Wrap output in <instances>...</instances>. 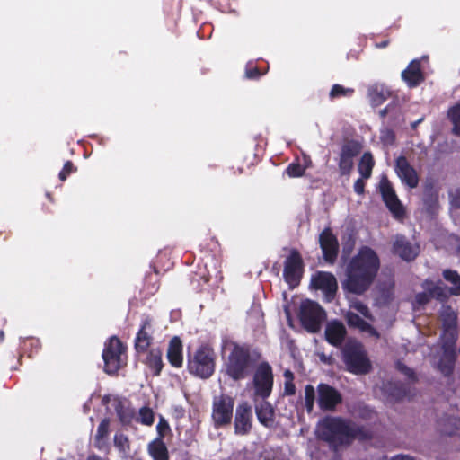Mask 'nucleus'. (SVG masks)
I'll use <instances>...</instances> for the list:
<instances>
[{
    "label": "nucleus",
    "mask_w": 460,
    "mask_h": 460,
    "mask_svg": "<svg viewBox=\"0 0 460 460\" xmlns=\"http://www.w3.org/2000/svg\"><path fill=\"white\" fill-rule=\"evenodd\" d=\"M379 266L376 253L369 247H362L347 266L342 288L353 294L364 293L376 278Z\"/></svg>",
    "instance_id": "f257e3e1"
},
{
    "label": "nucleus",
    "mask_w": 460,
    "mask_h": 460,
    "mask_svg": "<svg viewBox=\"0 0 460 460\" xmlns=\"http://www.w3.org/2000/svg\"><path fill=\"white\" fill-rule=\"evenodd\" d=\"M316 437L337 447L349 444L352 438L366 439L369 432L353 422L341 418L326 417L321 420L315 429Z\"/></svg>",
    "instance_id": "f03ea898"
},
{
    "label": "nucleus",
    "mask_w": 460,
    "mask_h": 460,
    "mask_svg": "<svg viewBox=\"0 0 460 460\" xmlns=\"http://www.w3.org/2000/svg\"><path fill=\"white\" fill-rule=\"evenodd\" d=\"M253 368L247 348L234 344L230 351L226 362V372L234 380L246 378Z\"/></svg>",
    "instance_id": "7ed1b4c3"
},
{
    "label": "nucleus",
    "mask_w": 460,
    "mask_h": 460,
    "mask_svg": "<svg viewBox=\"0 0 460 460\" xmlns=\"http://www.w3.org/2000/svg\"><path fill=\"white\" fill-rule=\"evenodd\" d=\"M342 358L348 370L354 374H366L370 369V361L363 346L355 341H348L342 349Z\"/></svg>",
    "instance_id": "20e7f679"
},
{
    "label": "nucleus",
    "mask_w": 460,
    "mask_h": 460,
    "mask_svg": "<svg viewBox=\"0 0 460 460\" xmlns=\"http://www.w3.org/2000/svg\"><path fill=\"white\" fill-rule=\"evenodd\" d=\"M443 277L453 285L451 288H447L440 280L434 282L430 279H426L422 283V288L441 302L450 296H460V275L455 270H446L443 271Z\"/></svg>",
    "instance_id": "39448f33"
},
{
    "label": "nucleus",
    "mask_w": 460,
    "mask_h": 460,
    "mask_svg": "<svg viewBox=\"0 0 460 460\" xmlns=\"http://www.w3.org/2000/svg\"><path fill=\"white\" fill-rule=\"evenodd\" d=\"M190 372L200 378H208L215 371L214 351L207 347H200L188 362Z\"/></svg>",
    "instance_id": "423d86ee"
},
{
    "label": "nucleus",
    "mask_w": 460,
    "mask_h": 460,
    "mask_svg": "<svg viewBox=\"0 0 460 460\" xmlns=\"http://www.w3.org/2000/svg\"><path fill=\"white\" fill-rule=\"evenodd\" d=\"M326 317L325 311L314 301L305 299L300 305L299 318L303 327L309 332H317Z\"/></svg>",
    "instance_id": "0eeeda50"
},
{
    "label": "nucleus",
    "mask_w": 460,
    "mask_h": 460,
    "mask_svg": "<svg viewBox=\"0 0 460 460\" xmlns=\"http://www.w3.org/2000/svg\"><path fill=\"white\" fill-rule=\"evenodd\" d=\"M125 349L121 341L116 337H111L107 343L102 352L104 361V370L108 374L116 373L124 364L123 354Z\"/></svg>",
    "instance_id": "6e6552de"
},
{
    "label": "nucleus",
    "mask_w": 460,
    "mask_h": 460,
    "mask_svg": "<svg viewBox=\"0 0 460 460\" xmlns=\"http://www.w3.org/2000/svg\"><path fill=\"white\" fill-rule=\"evenodd\" d=\"M252 384L256 398L264 400L270 395L273 387V373L269 363L261 362L258 365L254 371Z\"/></svg>",
    "instance_id": "1a4fd4ad"
},
{
    "label": "nucleus",
    "mask_w": 460,
    "mask_h": 460,
    "mask_svg": "<svg viewBox=\"0 0 460 460\" xmlns=\"http://www.w3.org/2000/svg\"><path fill=\"white\" fill-rule=\"evenodd\" d=\"M234 399L228 395H219L213 400L212 419L216 427L231 422L233 417Z\"/></svg>",
    "instance_id": "9d476101"
},
{
    "label": "nucleus",
    "mask_w": 460,
    "mask_h": 460,
    "mask_svg": "<svg viewBox=\"0 0 460 460\" xmlns=\"http://www.w3.org/2000/svg\"><path fill=\"white\" fill-rule=\"evenodd\" d=\"M303 273V261L299 253L293 251L285 261L284 278L291 288H296Z\"/></svg>",
    "instance_id": "9b49d317"
},
{
    "label": "nucleus",
    "mask_w": 460,
    "mask_h": 460,
    "mask_svg": "<svg viewBox=\"0 0 460 460\" xmlns=\"http://www.w3.org/2000/svg\"><path fill=\"white\" fill-rule=\"evenodd\" d=\"M380 192L388 209L397 218L403 216L404 210L402 205L398 199L390 181L385 176H383L379 183Z\"/></svg>",
    "instance_id": "f8f14e48"
},
{
    "label": "nucleus",
    "mask_w": 460,
    "mask_h": 460,
    "mask_svg": "<svg viewBox=\"0 0 460 460\" xmlns=\"http://www.w3.org/2000/svg\"><path fill=\"white\" fill-rule=\"evenodd\" d=\"M311 285L323 292L327 302H331L333 299L337 290V281L332 273L322 271L313 275Z\"/></svg>",
    "instance_id": "ddd939ff"
},
{
    "label": "nucleus",
    "mask_w": 460,
    "mask_h": 460,
    "mask_svg": "<svg viewBox=\"0 0 460 460\" xmlns=\"http://www.w3.org/2000/svg\"><path fill=\"white\" fill-rule=\"evenodd\" d=\"M440 318L443 325L442 337L447 340V343L454 344L457 337L456 312L450 306L442 305Z\"/></svg>",
    "instance_id": "4468645a"
},
{
    "label": "nucleus",
    "mask_w": 460,
    "mask_h": 460,
    "mask_svg": "<svg viewBox=\"0 0 460 460\" xmlns=\"http://www.w3.org/2000/svg\"><path fill=\"white\" fill-rule=\"evenodd\" d=\"M395 172L402 182L413 189L419 183L418 174L415 169L409 164L404 156H399L395 161Z\"/></svg>",
    "instance_id": "2eb2a0df"
},
{
    "label": "nucleus",
    "mask_w": 460,
    "mask_h": 460,
    "mask_svg": "<svg viewBox=\"0 0 460 460\" xmlns=\"http://www.w3.org/2000/svg\"><path fill=\"white\" fill-rule=\"evenodd\" d=\"M341 402L340 393L329 385H318V404L322 410H333Z\"/></svg>",
    "instance_id": "dca6fc26"
},
{
    "label": "nucleus",
    "mask_w": 460,
    "mask_h": 460,
    "mask_svg": "<svg viewBox=\"0 0 460 460\" xmlns=\"http://www.w3.org/2000/svg\"><path fill=\"white\" fill-rule=\"evenodd\" d=\"M252 412L247 402L239 404L235 411L234 430L238 435L247 434L252 428Z\"/></svg>",
    "instance_id": "f3484780"
},
{
    "label": "nucleus",
    "mask_w": 460,
    "mask_h": 460,
    "mask_svg": "<svg viewBox=\"0 0 460 460\" xmlns=\"http://www.w3.org/2000/svg\"><path fill=\"white\" fill-rule=\"evenodd\" d=\"M153 333V320L150 316H144L137 337L135 339V348L137 352H144L151 344Z\"/></svg>",
    "instance_id": "a211bd4d"
},
{
    "label": "nucleus",
    "mask_w": 460,
    "mask_h": 460,
    "mask_svg": "<svg viewBox=\"0 0 460 460\" xmlns=\"http://www.w3.org/2000/svg\"><path fill=\"white\" fill-rule=\"evenodd\" d=\"M320 246L322 248L325 261L332 263L338 252V241L330 229H325L319 236Z\"/></svg>",
    "instance_id": "6ab92c4d"
},
{
    "label": "nucleus",
    "mask_w": 460,
    "mask_h": 460,
    "mask_svg": "<svg viewBox=\"0 0 460 460\" xmlns=\"http://www.w3.org/2000/svg\"><path fill=\"white\" fill-rule=\"evenodd\" d=\"M394 252L404 261H411L416 258L420 252L419 246L411 243L404 236L395 237L393 245Z\"/></svg>",
    "instance_id": "aec40b11"
},
{
    "label": "nucleus",
    "mask_w": 460,
    "mask_h": 460,
    "mask_svg": "<svg viewBox=\"0 0 460 460\" xmlns=\"http://www.w3.org/2000/svg\"><path fill=\"white\" fill-rule=\"evenodd\" d=\"M324 333L326 341L330 344L338 347L343 342L347 332L341 322L332 320L327 323Z\"/></svg>",
    "instance_id": "412c9836"
},
{
    "label": "nucleus",
    "mask_w": 460,
    "mask_h": 460,
    "mask_svg": "<svg viewBox=\"0 0 460 460\" xmlns=\"http://www.w3.org/2000/svg\"><path fill=\"white\" fill-rule=\"evenodd\" d=\"M402 79L410 87H414L423 81V75L420 70V63L419 60H412L406 69L402 73Z\"/></svg>",
    "instance_id": "4be33fe9"
},
{
    "label": "nucleus",
    "mask_w": 460,
    "mask_h": 460,
    "mask_svg": "<svg viewBox=\"0 0 460 460\" xmlns=\"http://www.w3.org/2000/svg\"><path fill=\"white\" fill-rule=\"evenodd\" d=\"M346 321L349 327L356 328L362 332H366L375 338H379L377 331L367 322L362 319L358 314L353 312H348L346 314Z\"/></svg>",
    "instance_id": "5701e85b"
},
{
    "label": "nucleus",
    "mask_w": 460,
    "mask_h": 460,
    "mask_svg": "<svg viewBox=\"0 0 460 460\" xmlns=\"http://www.w3.org/2000/svg\"><path fill=\"white\" fill-rule=\"evenodd\" d=\"M167 358L169 362L175 367H180L183 362L182 344L178 337H173L169 344Z\"/></svg>",
    "instance_id": "b1692460"
},
{
    "label": "nucleus",
    "mask_w": 460,
    "mask_h": 460,
    "mask_svg": "<svg viewBox=\"0 0 460 460\" xmlns=\"http://www.w3.org/2000/svg\"><path fill=\"white\" fill-rule=\"evenodd\" d=\"M390 95V90L384 84H374L368 89V98L373 106L381 105Z\"/></svg>",
    "instance_id": "393cba45"
},
{
    "label": "nucleus",
    "mask_w": 460,
    "mask_h": 460,
    "mask_svg": "<svg viewBox=\"0 0 460 460\" xmlns=\"http://www.w3.org/2000/svg\"><path fill=\"white\" fill-rule=\"evenodd\" d=\"M258 420L265 427H271L274 422V411L267 402H261L255 407Z\"/></svg>",
    "instance_id": "a878e982"
},
{
    "label": "nucleus",
    "mask_w": 460,
    "mask_h": 460,
    "mask_svg": "<svg viewBox=\"0 0 460 460\" xmlns=\"http://www.w3.org/2000/svg\"><path fill=\"white\" fill-rule=\"evenodd\" d=\"M453 344L447 343V348L445 349L443 358L438 364V367L445 376H449L454 368L455 364V353L451 349Z\"/></svg>",
    "instance_id": "bb28decb"
},
{
    "label": "nucleus",
    "mask_w": 460,
    "mask_h": 460,
    "mask_svg": "<svg viewBox=\"0 0 460 460\" xmlns=\"http://www.w3.org/2000/svg\"><path fill=\"white\" fill-rule=\"evenodd\" d=\"M148 453L154 460H169L167 447L162 438H156L149 443Z\"/></svg>",
    "instance_id": "cd10ccee"
},
{
    "label": "nucleus",
    "mask_w": 460,
    "mask_h": 460,
    "mask_svg": "<svg viewBox=\"0 0 460 460\" xmlns=\"http://www.w3.org/2000/svg\"><path fill=\"white\" fill-rule=\"evenodd\" d=\"M438 429L443 434L460 436V418L447 417L444 420H439Z\"/></svg>",
    "instance_id": "c85d7f7f"
},
{
    "label": "nucleus",
    "mask_w": 460,
    "mask_h": 460,
    "mask_svg": "<svg viewBox=\"0 0 460 460\" xmlns=\"http://www.w3.org/2000/svg\"><path fill=\"white\" fill-rule=\"evenodd\" d=\"M375 165L373 155L369 152H366L360 158L358 170L363 179L370 178L372 170Z\"/></svg>",
    "instance_id": "c756f323"
},
{
    "label": "nucleus",
    "mask_w": 460,
    "mask_h": 460,
    "mask_svg": "<svg viewBox=\"0 0 460 460\" xmlns=\"http://www.w3.org/2000/svg\"><path fill=\"white\" fill-rule=\"evenodd\" d=\"M379 114L382 118L390 116V118L394 120V124L402 120V109L399 104V100H393L391 103H389L385 109L379 111Z\"/></svg>",
    "instance_id": "7c9ffc66"
},
{
    "label": "nucleus",
    "mask_w": 460,
    "mask_h": 460,
    "mask_svg": "<svg viewBox=\"0 0 460 460\" xmlns=\"http://www.w3.org/2000/svg\"><path fill=\"white\" fill-rule=\"evenodd\" d=\"M110 432V420L103 419L99 424L95 435V445L98 448H103L107 445V439Z\"/></svg>",
    "instance_id": "2f4dec72"
},
{
    "label": "nucleus",
    "mask_w": 460,
    "mask_h": 460,
    "mask_svg": "<svg viewBox=\"0 0 460 460\" xmlns=\"http://www.w3.org/2000/svg\"><path fill=\"white\" fill-rule=\"evenodd\" d=\"M386 389L388 391V396L393 401H400L406 398L410 399L411 397L410 393L407 391L406 386L402 384H390Z\"/></svg>",
    "instance_id": "473e14b6"
},
{
    "label": "nucleus",
    "mask_w": 460,
    "mask_h": 460,
    "mask_svg": "<svg viewBox=\"0 0 460 460\" xmlns=\"http://www.w3.org/2000/svg\"><path fill=\"white\" fill-rule=\"evenodd\" d=\"M146 364L158 376L163 368L162 352L160 349H151L146 357Z\"/></svg>",
    "instance_id": "72a5a7b5"
},
{
    "label": "nucleus",
    "mask_w": 460,
    "mask_h": 460,
    "mask_svg": "<svg viewBox=\"0 0 460 460\" xmlns=\"http://www.w3.org/2000/svg\"><path fill=\"white\" fill-rule=\"evenodd\" d=\"M447 118L453 124V133L460 136V102L448 109Z\"/></svg>",
    "instance_id": "f704fd0d"
},
{
    "label": "nucleus",
    "mask_w": 460,
    "mask_h": 460,
    "mask_svg": "<svg viewBox=\"0 0 460 460\" xmlns=\"http://www.w3.org/2000/svg\"><path fill=\"white\" fill-rule=\"evenodd\" d=\"M359 151V145L357 142L350 141L342 146L341 155L353 159Z\"/></svg>",
    "instance_id": "c9c22d12"
},
{
    "label": "nucleus",
    "mask_w": 460,
    "mask_h": 460,
    "mask_svg": "<svg viewBox=\"0 0 460 460\" xmlns=\"http://www.w3.org/2000/svg\"><path fill=\"white\" fill-rule=\"evenodd\" d=\"M315 400L314 387L311 385H307L305 388V405L307 412H311L314 409Z\"/></svg>",
    "instance_id": "e433bc0d"
},
{
    "label": "nucleus",
    "mask_w": 460,
    "mask_h": 460,
    "mask_svg": "<svg viewBox=\"0 0 460 460\" xmlns=\"http://www.w3.org/2000/svg\"><path fill=\"white\" fill-rule=\"evenodd\" d=\"M350 308L356 310L362 314L366 319L372 321L373 317L370 314L368 307L361 301L355 299L350 302Z\"/></svg>",
    "instance_id": "4c0bfd02"
},
{
    "label": "nucleus",
    "mask_w": 460,
    "mask_h": 460,
    "mask_svg": "<svg viewBox=\"0 0 460 460\" xmlns=\"http://www.w3.org/2000/svg\"><path fill=\"white\" fill-rule=\"evenodd\" d=\"M339 168L341 174H349L353 168V159L340 155Z\"/></svg>",
    "instance_id": "58836bf2"
},
{
    "label": "nucleus",
    "mask_w": 460,
    "mask_h": 460,
    "mask_svg": "<svg viewBox=\"0 0 460 460\" xmlns=\"http://www.w3.org/2000/svg\"><path fill=\"white\" fill-rule=\"evenodd\" d=\"M117 414L123 424L130 423L133 418V411L129 408H124L122 406H119L116 409Z\"/></svg>",
    "instance_id": "ea45409f"
},
{
    "label": "nucleus",
    "mask_w": 460,
    "mask_h": 460,
    "mask_svg": "<svg viewBox=\"0 0 460 460\" xmlns=\"http://www.w3.org/2000/svg\"><path fill=\"white\" fill-rule=\"evenodd\" d=\"M139 420L142 424L152 425L154 422V413L151 409L143 407L139 411Z\"/></svg>",
    "instance_id": "a19ab883"
},
{
    "label": "nucleus",
    "mask_w": 460,
    "mask_h": 460,
    "mask_svg": "<svg viewBox=\"0 0 460 460\" xmlns=\"http://www.w3.org/2000/svg\"><path fill=\"white\" fill-rule=\"evenodd\" d=\"M380 139L386 146L393 145L395 139L394 131L388 128H384L380 131Z\"/></svg>",
    "instance_id": "79ce46f5"
},
{
    "label": "nucleus",
    "mask_w": 460,
    "mask_h": 460,
    "mask_svg": "<svg viewBox=\"0 0 460 460\" xmlns=\"http://www.w3.org/2000/svg\"><path fill=\"white\" fill-rule=\"evenodd\" d=\"M352 92V89L345 88L340 84H334L330 92V96L332 98L346 96L348 94H350Z\"/></svg>",
    "instance_id": "37998d69"
},
{
    "label": "nucleus",
    "mask_w": 460,
    "mask_h": 460,
    "mask_svg": "<svg viewBox=\"0 0 460 460\" xmlns=\"http://www.w3.org/2000/svg\"><path fill=\"white\" fill-rule=\"evenodd\" d=\"M305 172V168H303L300 164H291L287 168V173L291 177H298L301 176Z\"/></svg>",
    "instance_id": "c03bdc74"
},
{
    "label": "nucleus",
    "mask_w": 460,
    "mask_h": 460,
    "mask_svg": "<svg viewBox=\"0 0 460 460\" xmlns=\"http://www.w3.org/2000/svg\"><path fill=\"white\" fill-rule=\"evenodd\" d=\"M424 292L422 293H419L416 295L415 296V305H423L425 304H427L429 300L430 297H435L434 296H432L428 290H426L424 288Z\"/></svg>",
    "instance_id": "a18cd8bd"
},
{
    "label": "nucleus",
    "mask_w": 460,
    "mask_h": 460,
    "mask_svg": "<svg viewBox=\"0 0 460 460\" xmlns=\"http://www.w3.org/2000/svg\"><path fill=\"white\" fill-rule=\"evenodd\" d=\"M74 171V166H73V164L71 162H66L65 164H64V167L62 169V171L59 172V179L61 181H65L67 176Z\"/></svg>",
    "instance_id": "49530a36"
},
{
    "label": "nucleus",
    "mask_w": 460,
    "mask_h": 460,
    "mask_svg": "<svg viewBox=\"0 0 460 460\" xmlns=\"http://www.w3.org/2000/svg\"><path fill=\"white\" fill-rule=\"evenodd\" d=\"M451 199V204L455 208H460V188L455 190H452L449 193Z\"/></svg>",
    "instance_id": "de8ad7c7"
},
{
    "label": "nucleus",
    "mask_w": 460,
    "mask_h": 460,
    "mask_svg": "<svg viewBox=\"0 0 460 460\" xmlns=\"http://www.w3.org/2000/svg\"><path fill=\"white\" fill-rule=\"evenodd\" d=\"M362 177L358 179L354 183V191L359 195L364 193L365 181Z\"/></svg>",
    "instance_id": "09e8293b"
},
{
    "label": "nucleus",
    "mask_w": 460,
    "mask_h": 460,
    "mask_svg": "<svg viewBox=\"0 0 460 460\" xmlns=\"http://www.w3.org/2000/svg\"><path fill=\"white\" fill-rule=\"evenodd\" d=\"M284 393L287 395H292L296 393V386L293 381L285 380Z\"/></svg>",
    "instance_id": "8fccbe9b"
},
{
    "label": "nucleus",
    "mask_w": 460,
    "mask_h": 460,
    "mask_svg": "<svg viewBox=\"0 0 460 460\" xmlns=\"http://www.w3.org/2000/svg\"><path fill=\"white\" fill-rule=\"evenodd\" d=\"M396 366H397L398 370L401 371L402 373H403L408 377L413 376V371L411 368L407 367L402 363L398 362Z\"/></svg>",
    "instance_id": "3c124183"
},
{
    "label": "nucleus",
    "mask_w": 460,
    "mask_h": 460,
    "mask_svg": "<svg viewBox=\"0 0 460 460\" xmlns=\"http://www.w3.org/2000/svg\"><path fill=\"white\" fill-rule=\"evenodd\" d=\"M125 442H127V438L122 434H116L114 436V443L117 447H123Z\"/></svg>",
    "instance_id": "603ef678"
},
{
    "label": "nucleus",
    "mask_w": 460,
    "mask_h": 460,
    "mask_svg": "<svg viewBox=\"0 0 460 460\" xmlns=\"http://www.w3.org/2000/svg\"><path fill=\"white\" fill-rule=\"evenodd\" d=\"M260 75H261V74H260L258 68H252V69L246 70L247 78L252 79V78H256Z\"/></svg>",
    "instance_id": "864d4df0"
},
{
    "label": "nucleus",
    "mask_w": 460,
    "mask_h": 460,
    "mask_svg": "<svg viewBox=\"0 0 460 460\" xmlns=\"http://www.w3.org/2000/svg\"><path fill=\"white\" fill-rule=\"evenodd\" d=\"M390 460H415L412 456L408 455H397L392 457Z\"/></svg>",
    "instance_id": "5fc2aeb1"
},
{
    "label": "nucleus",
    "mask_w": 460,
    "mask_h": 460,
    "mask_svg": "<svg viewBox=\"0 0 460 460\" xmlns=\"http://www.w3.org/2000/svg\"><path fill=\"white\" fill-rule=\"evenodd\" d=\"M169 429L168 424L165 421H164L163 420H161L157 425V429H158L159 433L161 434L163 429Z\"/></svg>",
    "instance_id": "6e6d98bb"
},
{
    "label": "nucleus",
    "mask_w": 460,
    "mask_h": 460,
    "mask_svg": "<svg viewBox=\"0 0 460 460\" xmlns=\"http://www.w3.org/2000/svg\"><path fill=\"white\" fill-rule=\"evenodd\" d=\"M284 377H285L286 380L293 381L294 375H293V373L290 370H286L284 372Z\"/></svg>",
    "instance_id": "4d7b16f0"
},
{
    "label": "nucleus",
    "mask_w": 460,
    "mask_h": 460,
    "mask_svg": "<svg viewBox=\"0 0 460 460\" xmlns=\"http://www.w3.org/2000/svg\"><path fill=\"white\" fill-rule=\"evenodd\" d=\"M423 119H424V118H420V119H419L418 120H416V121L412 122V123L411 124V128H412V129H415V128L418 127V125H419V124H420V123L423 121Z\"/></svg>",
    "instance_id": "13d9d810"
},
{
    "label": "nucleus",
    "mask_w": 460,
    "mask_h": 460,
    "mask_svg": "<svg viewBox=\"0 0 460 460\" xmlns=\"http://www.w3.org/2000/svg\"><path fill=\"white\" fill-rule=\"evenodd\" d=\"M31 345L38 349L40 347V341L39 340L31 339L30 340Z\"/></svg>",
    "instance_id": "bf43d9fd"
},
{
    "label": "nucleus",
    "mask_w": 460,
    "mask_h": 460,
    "mask_svg": "<svg viewBox=\"0 0 460 460\" xmlns=\"http://www.w3.org/2000/svg\"><path fill=\"white\" fill-rule=\"evenodd\" d=\"M320 358L324 363H329L331 360V358L326 357L324 354H322Z\"/></svg>",
    "instance_id": "052dcab7"
},
{
    "label": "nucleus",
    "mask_w": 460,
    "mask_h": 460,
    "mask_svg": "<svg viewBox=\"0 0 460 460\" xmlns=\"http://www.w3.org/2000/svg\"><path fill=\"white\" fill-rule=\"evenodd\" d=\"M386 46H387V41H382V42L376 44V47H378V48H385Z\"/></svg>",
    "instance_id": "680f3d73"
},
{
    "label": "nucleus",
    "mask_w": 460,
    "mask_h": 460,
    "mask_svg": "<svg viewBox=\"0 0 460 460\" xmlns=\"http://www.w3.org/2000/svg\"><path fill=\"white\" fill-rule=\"evenodd\" d=\"M87 460H102L101 457L97 456H90Z\"/></svg>",
    "instance_id": "e2e57ef3"
},
{
    "label": "nucleus",
    "mask_w": 460,
    "mask_h": 460,
    "mask_svg": "<svg viewBox=\"0 0 460 460\" xmlns=\"http://www.w3.org/2000/svg\"><path fill=\"white\" fill-rule=\"evenodd\" d=\"M4 340V332L1 331L0 332V341H3Z\"/></svg>",
    "instance_id": "0e129e2a"
},
{
    "label": "nucleus",
    "mask_w": 460,
    "mask_h": 460,
    "mask_svg": "<svg viewBox=\"0 0 460 460\" xmlns=\"http://www.w3.org/2000/svg\"><path fill=\"white\" fill-rule=\"evenodd\" d=\"M58 460H65V459H63V458H59V459H58Z\"/></svg>",
    "instance_id": "69168bd1"
}]
</instances>
